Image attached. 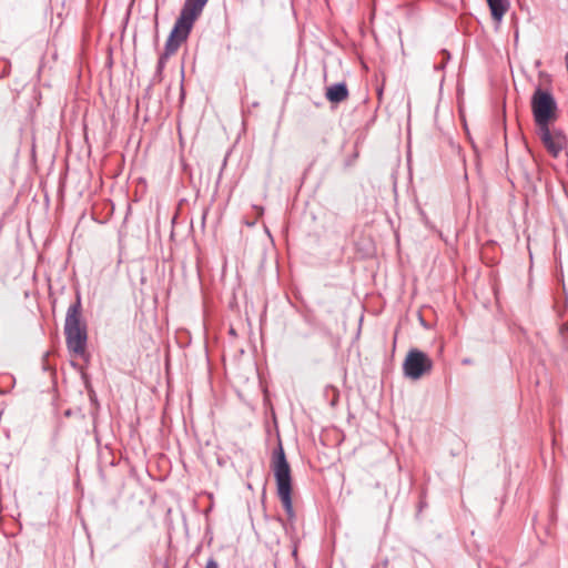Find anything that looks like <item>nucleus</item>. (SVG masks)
<instances>
[{
	"label": "nucleus",
	"instance_id": "f03ea898",
	"mask_svg": "<svg viewBox=\"0 0 568 568\" xmlns=\"http://www.w3.org/2000/svg\"><path fill=\"white\" fill-rule=\"evenodd\" d=\"M64 334L68 349L75 354L82 355L87 345V328L81 322V297L77 294V300L68 307Z\"/></svg>",
	"mask_w": 568,
	"mask_h": 568
},
{
	"label": "nucleus",
	"instance_id": "1a4fd4ad",
	"mask_svg": "<svg viewBox=\"0 0 568 568\" xmlns=\"http://www.w3.org/2000/svg\"><path fill=\"white\" fill-rule=\"evenodd\" d=\"M326 99L332 103H339L348 97V90L345 83H335L327 88Z\"/></svg>",
	"mask_w": 568,
	"mask_h": 568
},
{
	"label": "nucleus",
	"instance_id": "9d476101",
	"mask_svg": "<svg viewBox=\"0 0 568 568\" xmlns=\"http://www.w3.org/2000/svg\"><path fill=\"white\" fill-rule=\"evenodd\" d=\"M169 57H165V54L163 53L159 61H158V71H161L163 68H164V64H165V61Z\"/></svg>",
	"mask_w": 568,
	"mask_h": 568
},
{
	"label": "nucleus",
	"instance_id": "4468645a",
	"mask_svg": "<svg viewBox=\"0 0 568 568\" xmlns=\"http://www.w3.org/2000/svg\"><path fill=\"white\" fill-rule=\"evenodd\" d=\"M444 63H445V62H443V63L438 67V69H444Z\"/></svg>",
	"mask_w": 568,
	"mask_h": 568
},
{
	"label": "nucleus",
	"instance_id": "6e6552de",
	"mask_svg": "<svg viewBox=\"0 0 568 568\" xmlns=\"http://www.w3.org/2000/svg\"><path fill=\"white\" fill-rule=\"evenodd\" d=\"M209 0H186L180 14L195 21Z\"/></svg>",
	"mask_w": 568,
	"mask_h": 568
},
{
	"label": "nucleus",
	"instance_id": "9b49d317",
	"mask_svg": "<svg viewBox=\"0 0 568 568\" xmlns=\"http://www.w3.org/2000/svg\"><path fill=\"white\" fill-rule=\"evenodd\" d=\"M205 568H219V565L214 558H210L206 562Z\"/></svg>",
	"mask_w": 568,
	"mask_h": 568
},
{
	"label": "nucleus",
	"instance_id": "7ed1b4c3",
	"mask_svg": "<svg viewBox=\"0 0 568 568\" xmlns=\"http://www.w3.org/2000/svg\"><path fill=\"white\" fill-rule=\"evenodd\" d=\"M531 110L537 128L550 125L557 118V103L552 94L540 88L531 97Z\"/></svg>",
	"mask_w": 568,
	"mask_h": 568
},
{
	"label": "nucleus",
	"instance_id": "20e7f679",
	"mask_svg": "<svg viewBox=\"0 0 568 568\" xmlns=\"http://www.w3.org/2000/svg\"><path fill=\"white\" fill-rule=\"evenodd\" d=\"M432 367V359L424 352L416 348H413L407 353L403 364L405 376L413 381H417L424 374L430 372Z\"/></svg>",
	"mask_w": 568,
	"mask_h": 568
},
{
	"label": "nucleus",
	"instance_id": "0eeeda50",
	"mask_svg": "<svg viewBox=\"0 0 568 568\" xmlns=\"http://www.w3.org/2000/svg\"><path fill=\"white\" fill-rule=\"evenodd\" d=\"M490 9L491 17L497 26L500 24L505 13L510 8V0H486Z\"/></svg>",
	"mask_w": 568,
	"mask_h": 568
},
{
	"label": "nucleus",
	"instance_id": "f257e3e1",
	"mask_svg": "<svg viewBox=\"0 0 568 568\" xmlns=\"http://www.w3.org/2000/svg\"><path fill=\"white\" fill-rule=\"evenodd\" d=\"M272 468L276 480L277 495L287 517L292 519L294 518L295 513L292 501L291 468L282 445H280L273 453Z\"/></svg>",
	"mask_w": 568,
	"mask_h": 568
},
{
	"label": "nucleus",
	"instance_id": "39448f33",
	"mask_svg": "<svg viewBox=\"0 0 568 568\" xmlns=\"http://www.w3.org/2000/svg\"><path fill=\"white\" fill-rule=\"evenodd\" d=\"M193 23H194L193 20L186 18L185 16L180 14L178 20L175 21L173 30L171 31V33L166 40L165 48H164L165 57H170L176 52L180 44L184 40H186V38L193 27Z\"/></svg>",
	"mask_w": 568,
	"mask_h": 568
},
{
	"label": "nucleus",
	"instance_id": "ddd939ff",
	"mask_svg": "<svg viewBox=\"0 0 568 568\" xmlns=\"http://www.w3.org/2000/svg\"><path fill=\"white\" fill-rule=\"evenodd\" d=\"M565 60H566V64H567V68H568V52L565 55Z\"/></svg>",
	"mask_w": 568,
	"mask_h": 568
},
{
	"label": "nucleus",
	"instance_id": "f8f14e48",
	"mask_svg": "<svg viewBox=\"0 0 568 568\" xmlns=\"http://www.w3.org/2000/svg\"><path fill=\"white\" fill-rule=\"evenodd\" d=\"M442 53L445 55V60L449 59V53L446 50H443Z\"/></svg>",
	"mask_w": 568,
	"mask_h": 568
},
{
	"label": "nucleus",
	"instance_id": "423d86ee",
	"mask_svg": "<svg viewBox=\"0 0 568 568\" xmlns=\"http://www.w3.org/2000/svg\"><path fill=\"white\" fill-rule=\"evenodd\" d=\"M537 134L547 151L555 158L559 155L566 145V136L559 129L545 125L537 128Z\"/></svg>",
	"mask_w": 568,
	"mask_h": 568
}]
</instances>
